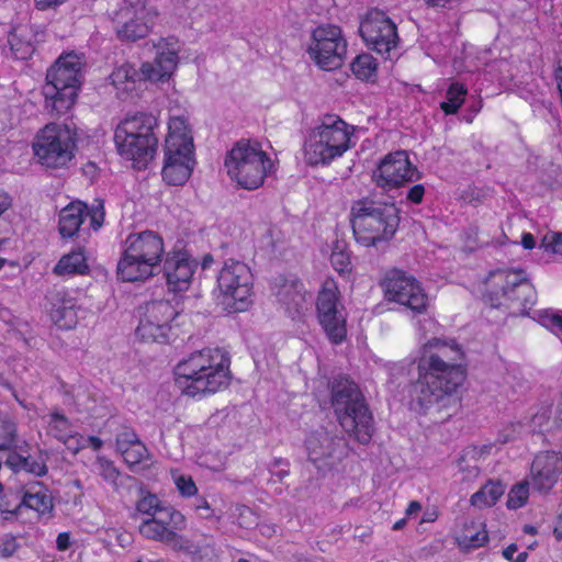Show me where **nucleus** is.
Instances as JSON below:
<instances>
[{"instance_id": "nucleus-11", "label": "nucleus", "mask_w": 562, "mask_h": 562, "mask_svg": "<svg viewBox=\"0 0 562 562\" xmlns=\"http://www.w3.org/2000/svg\"><path fill=\"white\" fill-rule=\"evenodd\" d=\"M333 406L341 427L360 443L372 437L371 415L358 386L348 379L333 386Z\"/></svg>"}, {"instance_id": "nucleus-47", "label": "nucleus", "mask_w": 562, "mask_h": 562, "mask_svg": "<svg viewBox=\"0 0 562 562\" xmlns=\"http://www.w3.org/2000/svg\"><path fill=\"white\" fill-rule=\"evenodd\" d=\"M13 447L15 450L8 456L5 463L14 472H20L23 471L25 457L27 453L26 448H29V445L26 442H23L20 446L13 445Z\"/></svg>"}, {"instance_id": "nucleus-55", "label": "nucleus", "mask_w": 562, "mask_h": 562, "mask_svg": "<svg viewBox=\"0 0 562 562\" xmlns=\"http://www.w3.org/2000/svg\"><path fill=\"white\" fill-rule=\"evenodd\" d=\"M90 216V225L97 231L99 229L104 221V209L101 203L94 205L90 211L87 209V216Z\"/></svg>"}, {"instance_id": "nucleus-44", "label": "nucleus", "mask_w": 562, "mask_h": 562, "mask_svg": "<svg viewBox=\"0 0 562 562\" xmlns=\"http://www.w3.org/2000/svg\"><path fill=\"white\" fill-rule=\"evenodd\" d=\"M16 425L8 418L0 416V449H10L15 443Z\"/></svg>"}, {"instance_id": "nucleus-53", "label": "nucleus", "mask_w": 562, "mask_h": 562, "mask_svg": "<svg viewBox=\"0 0 562 562\" xmlns=\"http://www.w3.org/2000/svg\"><path fill=\"white\" fill-rule=\"evenodd\" d=\"M19 548L18 540L12 535H5L0 538V555L2 558L12 557Z\"/></svg>"}, {"instance_id": "nucleus-35", "label": "nucleus", "mask_w": 562, "mask_h": 562, "mask_svg": "<svg viewBox=\"0 0 562 562\" xmlns=\"http://www.w3.org/2000/svg\"><path fill=\"white\" fill-rule=\"evenodd\" d=\"M505 493V486L499 481H487L470 497V504L477 509L494 506Z\"/></svg>"}, {"instance_id": "nucleus-49", "label": "nucleus", "mask_w": 562, "mask_h": 562, "mask_svg": "<svg viewBox=\"0 0 562 562\" xmlns=\"http://www.w3.org/2000/svg\"><path fill=\"white\" fill-rule=\"evenodd\" d=\"M193 509L199 513L200 517L207 520H220L221 515L216 513L215 509L212 508L211 504L207 502L205 497H199L193 504Z\"/></svg>"}, {"instance_id": "nucleus-3", "label": "nucleus", "mask_w": 562, "mask_h": 562, "mask_svg": "<svg viewBox=\"0 0 562 562\" xmlns=\"http://www.w3.org/2000/svg\"><path fill=\"white\" fill-rule=\"evenodd\" d=\"M356 127L336 114L322 116L306 130L302 143V158L310 167H328L341 158L355 144Z\"/></svg>"}, {"instance_id": "nucleus-54", "label": "nucleus", "mask_w": 562, "mask_h": 562, "mask_svg": "<svg viewBox=\"0 0 562 562\" xmlns=\"http://www.w3.org/2000/svg\"><path fill=\"white\" fill-rule=\"evenodd\" d=\"M235 513L238 515L237 524L243 528H250L256 524V517L252 510L247 506L238 505L235 508Z\"/></svg>"}, {"instance_id": "nucleus-40", "label": "nucleus", "mask_w": 562, "mask_h": 562, "mask_svg": "<svg viewBox=\"0 0 562 562\" xmlns=\"http://www.w3.org/2000/svg\"><path fill=\"white\" fill-rule=\"evenodd\" d=\"M530 480H522L509 488L506 499V506L508 509L516 510L524 507L528 503L530 495Z\"/></svg>"}, {"instance_id": "nucleus-9", "label": "nucleus", "mask_w": 562, "mask_h": 562, "mask_svg": "<svg viewBox=\"0 0 562 562\" xmlns=\"http://www.w3.org/2000/svg\"><path fill=\"white\" fill-rule=\"evenodd\" d=\"M83 57L76 53L61 55L49 68L44 87L45 106L63 115L75 104L80 87Z\"/></svg>"}, {"instance_id": "nucleus-38", "label": "nucleus", "mask_w": 562, "mask_h": 562, "mask_svg": "<svg viewBox=\"0 0 562 562\" xmlns=\"http://www.w3.org/2000/svg\"><path fill=\"white\" fill-rule=\"evenodd\" d=\"M91 471L102 477L108 484L117 486L120 471L112 460L105 456L98 454L91 465Z\"/></svg>"}, {"instance_id": "nucleus-41", "label": "nucleus", "mask_w": 562, "mask_h": 562, "mask_svg": "<svg viewBox=\"0 0 562 562\" xmlns=\"http://www.w3.org/2000/svg\"><path fill=\"white\" fill-rule=\"evenodd\" d=\"M468 89L459 83L453 82L447 90V101L441 102L440 108L446 114H454L463 104Z\"/></svg>"}, {"instance_id": "nucleus-2", "label": "nucleus", "mask_w": 562, "mask_h": 562, "mask_svg": "<svg viewBox=\"0 0 562 562\" xmlns=\"http://www.w3.org/2000/svg\"><path fill=\"white\" fill-rule=\"evenodd\" d=\"M173 382L188 397L200 400L214 395L231 383L229 359L220 348L192 352L175 367Z\"/></svg>"}, {"instance_id": "nucleus-28", "label": "nucleus", "mask_w": 562, "mask_h": 562, "mask_svg": "<svg viewBox=\"0 0 562 562\" xmlns=\"http://www.w3.org/2000/svg\"><path fill=\"white\" fill-rule=\"evenodd\" d=\"M110 78L120 98H128L138 94L145 83L139 69L137 70L128 63L117 66L112 71Z\"/></svg>"}, {"instance_id": "nucleus-16", "label": "nucleus", "mask_w": 562, "mask_h": 562, "mask_svg": "<svg viewBox=\"0 0 562 562\" xmlns=\"http://www.w3.org/2000/svg\"><path fill=\"white\" fill-rule=\"evenodd\" d=\"M157 13L142 0H121L111 12L117 36L124 41L135 42L144 38L151 31Z\"/></svg>"}, {"instance_id": "nucleus-32", "label": "nucleus", "mask_w": 562, "mask_h": 562, "mask_svg": "<svg viewBox=\"0 0 562 562\" xmlns=\"http://www.w3.org/2000/svg\"><path fill=\"white\" fill-rule=\"evenodd\" d=\"M87 216V205L75 201L65 206L59 213V233L63 237H72L80 228Z\"/></svg>"}, {"instance_id": "nucleus-57", "label": "nucleus", "mask_w": 562, "mask_h": 562, "mask_svg": "<svg viewBox=\"0 0 562 562\" xmlns=\"http://www.w3.org/2000/svg\"><path fill=\"white\" fill-rule=\"evenodd\" d=\"M503 557L509 562H526L527 552H518L516 544H509L503 550Z\"/></svg>"}, {"instance_id": "nucleus-22", "label": "nucleus", "mask_w": 562, "mask_h": 562, "mask_svg": "<svg viewBox=\"0 0 562 562\" xmlns=\"http://www.w3.org/2000/svg\"><path fill=\"white\" fill-rule=\"evenodd\" d=\"M360 34L368 46L379 54H386L397 45L396 26L380 10H370L360 24Z\"/></svg>"}, {"instance_id": "nucleus-21", "label": "nucleus", "mask_w": 562, "mask_h": 562, "mask_svg": "<svg viewBox=\"0 0 562 562\" xmlns=\"http://www.w3.org/2000/svg\"><path fill=\"white\" fill-rule=\"evenodd\" d=\"M373 181L383 189H395L418 179L417 170L404 150L387 154L376 166Z\"/></svg>"}, {"instance_id": "nucleus-48", "label": "nucleus", "mask_w": 562, "mask_h": 562, "mask_svg": "<svg viewBox=\"0 0 562 562\" xmlns=\"http://www.w3.org/2000/svg\"><path fill=\"white\" fill-rule=\"evenodd\" d=\"M9 44L11 50L18 59H26L33 53V46L30 42H21L16 32H13L9 36Z\"/></svg>"}, {"instance_id": "nucleus-64", "label": "nucleus", "mask_w": 562, "mask_h": 562, "mask_svg": "<svg viewBox=\"0 0 562 562\" xmlns=\"http://www.w3.org/2000/svg\"><path fill=\"white\" fill-rule=\"evenodd\" d=\"M521 245L525 249H533L536 247V240L531 233H524L521 237Z\"/></svg>"}, {"instance_id": "nucleus-51", "label": "nucleus", "mask_w": 562, "mask_h": 562, "mask_svg": "<svg viewBox=\"0 0 562 562\" xmlns=\"http://www.w3.org/2000/svg\"><path fill=\"white\" fill-rule=\"evenodd\" d=\"M541 324L562 337V315L555 312H547L541 316Z\"/></svg>"}, {"instance_id": "nucleus-29", "label": "nucleus", "mask_w": 562, "mask_h": 562, "mask_svg": "<svg viewBox=\"0 0 562 562\" xmlns=\"http://www.w3.org/2000/svg\"><path fill=\"white\" fill-rule=\"evenodd\" d=\"M454 539L464 552L484 547L488 541V533L484 522L479 520H465L454 531Z\"/></svg>"}, {"instance_id": "nucleus-59", "label": "nucleus", "mask_w": 562, "mask_h": 562, "mask_svg": "<svg viewBox=\"0 0 562 562\" xmlns=\"http://www.w3.org/2000/svg\"><path fill=\"white\" fill-rule=\"evenodd\" d=\"M425 194V188L422 184L413 186L407 192V200L418 204L423 201Z\"/></svg>"}, {"instance_id": "nucleus-26", "label": "nucleus", "mask_w": 562, "mask_h": 562, "mask_svg": "<svg viewBox=\"0 0 562 562\" xmlns=\"http://www.w3.org/2000/svg\"><path fill=\"white\" fill-rule=\"evenodd\" d=\"M276 297L284 313L293 319L302 316L308 308L310 295L304 284L296 279L282 280L277 285Z\"/></svg>"}, {"instance_id": "nucleus-24", "label": "nucleus", "mask_w": 562, "mask_h": 562, "mask_svg": "<svg viewBox=\"0 0 562 562\" xmlns=\"http://www.w3.org/2000/svg\"><path fill=\"white\" fill-rule=\"evenodd\" d=\"M198 261L184 250L167 252L164 261V276L169 292H187L193 282Z\"/></svg>"}, {"instance_id": "nucleus-63", "label": "nucleus", "mask_w": 562, "mask_h": 562, "mask_svg": "<svg viewBox=\"0 0 562 562\" xmlns=\"http://www.w3.org/2000/svg\"><path fill=\"white\" fill-rule=\"evenodd\" d=\"M420 510L422 504L417 501H412L405 510V516L406 518H411L413 516H416Z\"/></svg>"}, {"instance_id": "nucleus-13", "label": "nucleus", "mask_w": 562, "mask_h": 562, "mask_svg": "<svg viewBox=\"0 0 562 562\" xmlns=\"http://www.w3.org/2000/svg\"><path fill=\"white\" fill-rule=\"evenodd\" d=\"M187 524V517L180 510L167 506L155 518H145L138 531L146 539L162 542L176 551L191 553V541L181 535Z\"/></svg>"}, {"instance_id": "nucleus-19", "label": "nucleus", "mask_w": 562, "mask_h": 562, "mask_svg": "<svg viewBox=\"0 0 562 562\" xmlns=\"http://www.w3.org/2000/svg\"><path fill=\"white\" fill-rule=\"evenodd\" d=\"M154 47V60L144 61L139 71L144 82L166 83L173 77L179 67L183 44L177 37L168 36L159 38Z\"/></svg>"}, {"instance_id": "nucleus-61", "label": "nucleus", "mask_w": 562, "mask_h": 562, "mask_svg": "<svg viewBox=\"0 0 562 562\" xmlns=\"http://www.w3.org/2000/svg\"><path fill=\"white\" fill-rule=\"evenodd\" d=\"M18 250V240L11 239V238H3L0 239V251L2 252H9Z\"/></svg>"}, {"instance_id": "nucleus-5", "label": "nucleus", "mask_w": 562, "mask_h": 562, "mask_svg": "<svg viewBox=\"0 0 562 562\" xmlns=\"http://www.w3.org/2000/svg\"><path fill=\"white\" fill-rule=\"evenodd\" d=\"M195 159L193 126L189 117L171 115L162 143V180L170 186H182L191 177Z\"/></svg>"}, {"instance_id": "nucleus-12", "label": "nucleus", "mask_w": 562, "mask_h": 562, "mask_svg": "<svg viewBox=\"0 0 562 562\" xmlns=\"http://www.w3.org/2000/svg\"><path fill=\"white\" fill-rule=\"evenodd\" d=\"M216 302L228 313H241L254 303V277L250 268L237 260L224 262L216 279Z\"/></svg>"}, {"instance_id": "nucleus-25", "label": "nucleus", "mask_w": 562, "mask_h": 562, "mask_svg": "<svg viewBox=\"0 0 562 562\" xmlns=\"http://www.w3.org/2000/svg\"><path fill=\"white\" fill-rule=\"evenodd\" d=\"M562 474V453L547 450L537 453L531 462L529 480L538 492L548 493Z\"/></svg>"}, {"instance_id": "nucleus-10", "label": "nucleus", "mask_w": 562, "mask_h": 562, "mask_svg": "<svg viewBox=\"0 0 562 562\" xmlns=\"http://www.w3.org/2000/svg\"><path fill=\"white\" fill-rule=\"evenodd\" d=\"M77 149V134L67 124L48 123L37 131L32 142L35 161L45 169L67 168Z\"/></svg>"}, {"instance_id": "nucleus-50", "label": "nucleus", "mask_w": 562, "mask_h": 562, "mask_svg": "<svg viewBox=\"0 0 562 562\" xmlns=\"http://www.w3.org/2000/svg\"><path fill=\"white\" fill-rule=\"evenodd\" d=\"M23 471L32 473L36 476H42L46 474L47 467L45 460L42 457L32 458L26 454Z\"/></svg>"}, {"instance_id": "nucleus-15", "label": "nucleus", "mask_w": 562, "mask_h": 562, "mask_svg": "<svg viewBox=\"0 0 562 562\" xmlns=\"http://www.w3.org/2000/svg\"><path fill=\"white\" fill-rule=\"evenodd\" d=\"M317 319L329 340L339 344L346 338V317L340 302V291L335 279L326 278L316 296Z\"/></svg>"}, {"instance_id": "nucleus-8", "label": "nucleus", "mask_w": 562, "mask_h": 562, "mask_svg": "<svg viewBox=\"0 0 562 562\" xmlns=\"http://www.w3.org/2000/svg\"><path fill=\"white\" fill-rule=\"evenodd\" d=\"M232 181L246 190H256L274 170V161L258 142L241 139L227 153L224 161Z\"/></svg>"}, {"instance_id": "nucleus-46", "label": "nucleus", "mask_w": 562, "mask_h": 562, "mask_svg": "<svg viewBox=\"0 0 562 562\" xmlns=\"http://www.w3.org/2000/svg\"><path fill=\"white\" fill-rule=\"evenodd\" d=\"M165 507L156 495L148 494L137 502L136 510L147 518H155Z\"/></svg>"}, {"instance_id": "nucleus-27", "label": "nucleus", "mask_w": 562, "mask_h": 562, "mask_svg": "<svg viewBox=\"0 0 562 562\" xmlns=\"http://www.w3.org/2000/svg\"><path fill=\"white\" fill-rule=\"evenodd\" d=\"M77 294L75 290L64 289L52 297L50 319L60 329H72L77 325Z\"/></svg>"}, {"instance_id": "nucleus-52", "label": "nucleus", "mask_w": 562, "mask_h": 562, "mask_svg": "<svg viewBox=\"0 0 562 562\" xmlns=\"http://www.w3.org/2000/svg\"><path fill=\"white\" fill-rule=\"evenodd\" d=\"M60 441L65 445L67 450L74 454L86 448L85 437L76 431L71 432L66 437V439H61Z\"/></svg>"}, {"instance_id": "nucleus-23", "label": "nucleus", "mask_w": 562, "mask_h": 562, "mask_svg": "<svg viewBox=\"0 0 562 562\" xmlns=\"http://www.w3.org/2000/svg\"><path fill=\"white\" fill-rule=\"evenodd\" d=\"M308 459L318 468H331L346 456L342 438L322 429L312 432L305 440Z\"/></svg>"}, {"instance_id": "nucleus-42", "label": "nucleus", "mask_w": 562, "mask_h": 562, "mask_svg": "<svg viewBox=\"0 0 562 562\" xmlns=\"http://www.w3.org/2000/svg\"><path fill=\"white\" fill-rule=\"evenodd\" d=\"M171 480L182 497L189 498L198 494V486L191 475L181 472L179 469H170Z\"/></svg>"}, {"instance_id": "nucleus-20", "label": "nucleus", "mask_w": 562, "mask_h": 562, "mask_svg": "<svg viewBox=\"0 0 562 562\" xmlns=\"http://www.w3.org/2000/svg\"><path fill=\"white\" fill-rule=\"evenodd\" d=\"M384 294L389 301L398 303L414 312H424L429 303L420 283L401 271L391 272L383 282Z\"/></svg>"}, {"instance_id": "nucleus-56", "label": "nucleus", "mask_w": 562, "mask_h": 562, "mask_svg": "<svg viewBox=\"0 0 562 562\" xmlns=\"http://www.w3.org/2000/svg\"><path fill=\"white\" fill-rule=\"evenodd\" d=\"M13 494H5L3 497L0 498V512L7 513V514H16L22 507H18L20 503L19 497H14V504L11 503V498L13 497Z\"/></svg>"}, {"instance_id": "nucleus-43", "label": "nucleus", "mask_w": 562, "mask_h": 562, "mask_svg": "<svg viewBox=\"0 0 562 562\" xmlns=\"http://www.w3.org/2000/svg\"><path fill=\"white\" fill-rule=\"evenodd\" d=\"M551 416L552 406L549 404L540 405L530 419L532 430L544 431L554 428L553 420L551 422Z\"/></svg>"}, {"instance_id": "nucleus-62", "label": "nucleus", "mask_w": 562, "mask_h": 562, "mask_svg": "<svg viewBox=\"0 0 562 562\" xmlns=\"http://www.w3.org/2000/svg\"><path fill=\"white\" fill-rule=\"evenodd\" d=\"M553 536L557 540H562V510L554 519Z\"/></svg>"}, {"instance_id": "nucleus-7", "label": "nucleus", "mask_w": 562, "mask_h": 562, "mask_svg": "<svg viewBox=\"0 0 562 562\" xmlns=\"http://www.w3.org/2000/svg\"><path fill=\"white\" fill-rule=\"evenodd\" d=\"M164 254V240L157 233L144 231L130 234L122 246L117 277L126 282L149 279L159 269Z\"/></svg>"}, {"instance_id": "nucleus-31", "label": "nucleus", "mask_w": 562, "mask_h": 562, "mask_svg": "<svg viewBox=\"0 0 562 562\" xmlns=\"http://www.w3.org/2000/svg\"><path fill=\"white\" fill-rule=\"evenodd\" d=\"M520 428L521 426L519 424H513L505 427L498 434L496 441H486L480 445L472 446L467 450L465 457L475 461H481L485 460L491 456H495L499 450V445H505L514 440L519 435Z\"/></svg>"}, {"instance_id": "nucleus-4", "label": "nucleus", "mask_w": 562, "mask_h": 562, "mask_svg": "<svg viewBox=\"0 0 562 562\" xmlns=\"http://www.w3.org/2000/svg\"><path fill=\"white\" fill-rule=\"evenodd\" d=\"M158 128L159 120L151 113L137 112L126 115L114 131L117 154L131 161L133 168L146 169L157 155Z\"/></svg>"}, {"instance_id": "nucleus-14", "label": "nucleus", "mask_w": 562, "mask_h": 562, "mask_svg": "<svg viewBox=\"0 0 562 562\" xmlns=\"http://www.w3.org/2000/svg\"><path fill=\"white\" fill-rule=\"evenodd\" d=\"M311 59L322 69L338 68L347 53V41L335 24H321L312 33L307 44Z\"/></svg>"}, {"instance_id": "nucleus-6", "label": "nucleus", "mask_w": 562, "mask_h": 562, "mask_svg": "<svg viewBox=\"0 0 562 562\" xmlns=\"http://www.w3.org/2000/svg\"><path fill=\"white\" fill-rule=\"evenodd\" d=\"M350 223L359 245L375 247L395 235L400 225V210L394 203L360 200L351 206Z\"/></svg>"}, {"instance_id": "nucleus-34", "label": "nucleus", "mask_w": 562, "mask_h": 562, "mask_svg": "<svg viewBox=\"0 0 562 562\" xmlns=\"http://www.w3.org/2000/svg\"><path fill=\"white\" fill-rule=\"evenodd\" d=\"M18 507H26L36 512L40 516L49 514L53 509V498L43 486L32 487L27 490Z\"/></svg>"}, {"instance_id": "nucleus-60", "label": "nucleus", "mask_w": 562, "mask_h": 562, "mask_svg": "<svg viewBox=\"0 0 562 562\" xmlns=\"http://www.w3.org/2000/svg\"><path fill=\"white\" fill-rule=\"evenodd\" d=\"M70 547V535L68 532H60L56 539V548L59 551H66Z\"/></svg>"}, {"instance_id": "nucleus-18", "label": "nucleus", "mask_w": 562, "mask_h": 562, "mask_svg": "<svg viewBox=\"0 0 562 562\" xmlns=\"http://www.w3.org/2000/svg\"><path fill=\"white\" fill-rule=\"evenodd\" d=\"M490 282L493 288L491 301L495 306L517 304L520 307H526L533 303V289L527 281L524 271H497L492 273Z\"/></svg>"}, {"instance_id": "nucleus-37", "label": "nucleus", "mask_w": 562, "mask_h": 562, "mask_svg": "<svg viewBox=\"0 0 562 562\" xmlns=\"http://www.w3.org/2000/svg\"><path fill=\"white\" fill-rule=\"evenodd\" d=\"M47 435L57 440L66 439L68 435L74 432L70 420L60 412L53 411L46 418Z\"/></svg>"}, {"instance_id": "nucleus-1", "label": "nucleus", "mask_w": 562, "mask_h": 562, "mask_svg": "<svg viewBox=\"0 0 562 562\" xmlns=\"http://www.w3.org/2000/svg\"><path fill=\"white\" fill-rule=\"evenodd\" d=\"M463 350L453 339L431 338L419 349L418 379L411 390V406L427 412L452 395L465 380Z\"/></svg>"}, {"instance_id": "nucleus-30", "label": "nucleus", "mask_w": 562, "mask_h": 562, "mask_svg": "<svg viewBox=\"0 0 562 562\" xmlns=\"http://www.w3.org/2000/svg\"><path fill=\"white\" fill-rule=\"evenodd\" d=\"M116 449L128 468L140 464L149 458L146 446L137 435L128 429L121 431L116 437Z\"/></svg>"}, {"instance_id": "nucleus-58", "label": "nucleus", "mask_w": 562, "mask_h": 562, "mask_svg": "<svg viewBox=\"0 0 562 562\" xmlns=\"http://www.w3.org/2000/svg\"><path fill=\"white\" fill-rule=\"evenodd\" d=\"M463 462H464V457L458 461L459 470L461 472H465V475L462 477V480L471 481V480L476 479L480 474L479 468L476 465L463 467Z\"/></svg>"}, {"instance_id": "nucleus-17", "label": "nucleus", "mask_w": 562, "mask_h": 562, "mask_svg": "<svg viewBox=\"0 0 562 562\" xmlns=\"http://www.w3.org/2000/svg\"><path fill=\"white\" fill-rule=\"evenodd\" d=\"M177 315L178 311L169 301L154 300L146 303L136 328L137 337L145 342H167Z\"/></svg>"}, {"instance_id": "nucleus-39", "label": "nucleus", "mask_w": 562, "mask_h": 562, "mask_svg": "<svg viewBox=\"0 0 562 562\" xmlns=\"http://www.w3.org/2000/svg\"><path fill=\"white\" fill-rule=\"evenodd\" d=\"M378 65L370 54H361L351 63L352 74L361 80H373L376 77Z\"/></svg>"}, {"instance_id": "nucleus-36", "label": "nucleus", "mask_w": 562, "mask_h": 562, "mask_svg": "<svg viewBox=\"0 0 562 562\" xmlns=\"http://www.w3.org/2000/svg\"><path fill=\"white\" fill-rule=\"evenodd\" d=\"M328 255L333 268L340 274L351 271L350 255L347 250V244L342 239H334L326 248L323 249Z\"/></svg>"}, {"instance_id": "nucleus-33", "label": "nucleus", "mask_w": 562, "mask_h": 562, "mask_svg": "<svg viewBox=\"0 0 562 562\" xmlns=\"http://www.w3.org/2000/svg\"><path fill=\"white\" fill-rule=\"evenodd\" d=\"M53 272L58 277L83 276L89 273L87 257L81 249L64 255L55 265Z\"/></svg>"}, {"instance_id": "nucleus-45", "label": "nucleus", "mask_w": 562, "mask_h": 562, "mask_svg": "<svg viewBox=\"0 0 562 562\" xmlns=\"http://www.w3.org/2000/svg\"><path fill=\"white\" fill-rule=\"evenodd\" d=\"M540 248L549 255L562 256V232L549 231L547 232L540 243Z\"/></svg>"}]
</instances>
